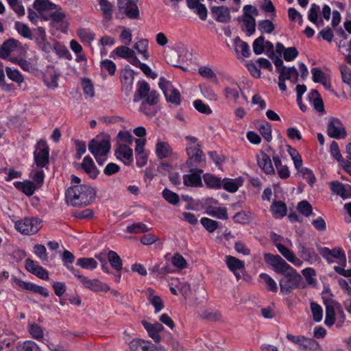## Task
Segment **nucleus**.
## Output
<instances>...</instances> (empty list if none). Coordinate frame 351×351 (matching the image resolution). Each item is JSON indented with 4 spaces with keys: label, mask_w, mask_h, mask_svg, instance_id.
Returning <instances> with one entry per match:
<instances>
[{
    "label": "nucleus",
    "mask_w": 351,
    "mask_h": 351,
    "mask_svg": "<svg viewBox=\"0 0 351 351\" xmlns=\"http://www.w3.org/2000/svg\"><path fill=\"white\" fill-rule=\"evenodd\" d=\"M222 188L229 193H235L242 185V182L239 179H232L225 178L222 179Z\"/></svg>",
    "instance_id": "c9c22d12"
},
{
    "label": "nucleus",
    "mask_w": 351,
    "mask_h": 351,
    "mask_svg": "<svg viewBox=\"0 0 351 351\" xmlns=\"http://www.w3.org/2000/svg\"><path fill=\"white\" fill-rule=\"evenodd\" d=\"M14 26L17 32L19 34H21L23 37L25 38H29L30 40L32 39V34L31 32V30L26 24L19 21H16Z\"/></svg>",
    "instance_id": "8fccbe9b"
},
{
    "label": "nucleus",
    "mask_w": 351,
    "mask_h": 351,
    "mask_svg": "<svg viewBox=\"0 0 351 351\" xmlns=\"http://www.w3.org/2000/svg\"><path fill=\"white\" fill-rule=\"evenodd\" d=\"M134 74V71L128 64L121 70L120 74L121 90L126 96H129L132 91Z\"/></svg>",
    "instance_id": "1a4fd4ad"
},
{
    "label": "nucleus",
    "mask_w": 351,
    "mask_h": 351,
    "mask_svg": "<svg viewBox=\"0 0 351 351\" xmlns=\"http://www.w3.org/2000/svg\"><path fill=\"white\" fill-rule=\"evenodd\" d=\"M150 91L149 84L145 80H139L136 83V90L133 97V101L136 103L144 99Z\"/></svg>",
    "instance_id": "bb28decb"
},
{
    "label": "nucleus",
    "mask_w": 351,
    "mask_h": 351,
    "mask_svg": "<svg viewBox=\"0 0 351 351\" xmlns=\"http://www.w3.org/2000/svg\"><path fill=\"white\" fill-rule=\"evenodd\" d=\"M226 264L230 271L232 272H234L238 270H245V263L243 261L239 260V258L232 256H227L226 259Z\"/></svg>",
    "instance_id": "72a5a7b5"
},
{
    "label": "nucleus",
    "mask_w": 351,
    "mask_h": 351,
    "mask_svg": "<svg viewBox=\"0 0 351 351\" xmlns=\"http://www.w3.org/2000/svg\"><path fill=\"white\" fill-rule=\"evenodd\" d=\"M114 53H116L118 57L128 60L134 54V51L126 46H119L111 52L110 57H113Z\"/></svg>",
    "instance_id": "de8ad7c7"
},
{
    "label": "nucleus",
    "mask_w": 351,
    "mask_h": 351,
    "mask_svg": "<svg viewBox=\"0 0 351 351\" xmlns=\"http://www.w3.org/2000/svg\"><path fill=\"white\" fill-rule=\"evenodd\" d=\"M330 189L343 199L351 197V186L348 184L346 187L343 183L339 181H333L330 182Z\"/></svg>",
    "instance_id": "5701e85b"
},
{
    "label": "nucleus",
    "mask_w": 351,
    "mask_h": 351,
    "mask_svg": "<svg viewBox=\"0 0 351 351\" xmlns=\"http://www.w3.org/2000/svg\"><path fill=\"white\" fill-rule=\"evenodd\" d=\"M200 223L208 232H214L219 227V222L208 217H202Z\"/></svg>",
    "instance_id": "3c124183"
},
{
    "label": "nucleus",
    "mask_w": 351,
    "mask_h": 351,
    "mask_svg": "<svg viewBox=\"0 0 351 351\" xmlns=\"http://www.w3.org/2000/svg\"><path fill=\"white\" fill-rule=\"evenodd\" d=\"M274 23L268 19L260 21L258 24V29L262 33L270 34L274 30Z\"/></svg>",
    "instance_id": "0e129e2a"
},
{
    "label": "nucleus",
    "mask_w": 351,
    "mask_h": 351,
    "mask_svg": "<svg viewBox=\"0 0 351 351\" xmlns=\"http://www.w3.org/2000/svg\"><path fill=\"white\" fill-rule=\"evenodd\" d=\"M190 172L191 173L183 176L184 184L190 187H202L204 185L201 174L203 173V170L200 168H196L195 170Z\"/></svg>",
    "instance_id": "dca6fc26"
},
{
    "label": "nucleus",
    "mask_w": 351,
    "mask_h": 351,
    "mask_svg": "<svg viewBox=\"0 0 351 351\" xmlns=\"http://www.w3.org/2000/svg\"><path fill=\"white\" fill-rule=\"evenodd\" d=\"M243 25L245 26L248 34L252 35L256 31V22L255 19L250 14V12L254 15H257L258 10L252 5H245L243 7Z\"/></svg>",
    "instance_id": "ddd939ff"
},
{
    "label": "nucleus",
    "mask_w": 351,
    "mask_h": 351,
    "mask_svg": "<svg viewBox=\"0 0 351 351\" xmlns=\"http://www.w3.org/2000/svg\"><path fill=\"white\" fill-rule=\"evenodd\" d=\"M5 72L8 77L13 82L21 84L24 80L21 73L17 69H12L7 66L5 68Z\"/></svg>",
    "instance_id": "09e8293b"
},
{
    "label": "nucleus",
    "mask_w": 351,
    "mask_h": 351,
    "mask_svg": "<svg viewBox=\"0 0 351 351\" xmlns=\"http://www.w3.org/2000/svg\"><path fill=\"white\" fill-rule=\"evenodd\" d=\"M25 267L27 271L42 280H47L49 279L48 271L31 258L26 259Z\"/></svg>",
    "instance_id": "4468645a"
},
{
    "label": "nucleus",
    "mask_w": 351,
    "mask_h": 351,
    "mask_svg": "<svg viewBox=\"0 0 351 351\" xmlns=\"http://www.w3.org/2000/svg\"><path fill=\"white\" fill-rule=\"evenodd\" d=\"M77 36L83 42L91 43L95 40V34L90 29L80 28L77 31Z\"/></svg>",
    "instance_id": "a18cd8bd"
},
{
    "label": "nucleus",
    "mask_w": 351,
    "mask_h": 351,
    "mask_svg": "<svg viewBox=\"0 0 351 351\" xmlns=\"http://www.w3.org/2000/svg\"><path fill=\"white\" fill-rule=\"evenodd\" d=\"M240 93H241L240 86L234 81L232 82L230 86H226L224 88L226 98L229 100H233L235 103H237L239 98Z\"/></svg>",
    "instance_id": "7c9ffc66"
},
{
    "label": "nucleus",
    "mask_w": 351,
    "mask_h": 351,
    "mask_svg": "<svg viewBox=\"0 0 351 351\" xmlns=\"http://www.w3.org/2000/svg\"><path fill=\"white\" fill-rule=\"evenodd\" d=\"M28 332L32 338L38 340L43 341L44 339L43 328L36 323H30L28 324Z\"/></svg>",
    "instance_id": "58836bf2"
},
{
    "label": "nucleus",
    "mask_w": 351,
    "mask_h": 351,
    "mask_svg": "<svg viewBox=\"0 0 351 351\" xmlns=\"http://www.w3.org/2000/svg\"><path fill=\"white\" fill-rule=\"evenodd\" d=\"M317 247L319 254L327 261L328 263L330 264L334 263L332 258H335L339 261L343 267L346 266V254L341 247H337L330 249L327 247H322L319 245H317Z\"/></svg>",
    "instance_id": "6e6552de"
},
{
    "label": "nucleus",
    "mask_w": 351,
    "mask_h": 351,
    "mask_svg": "<svg viewBox=\"0 0 351 351\" xmlns=\"http://www.w3.org/2000/svg\"><path fill=\"white\" fill-rule=\"evenodd\" d=\"M257 128L267 142H270L272 139L271 126L269 122L264 121L258 125Z\"/></svg>",
    "instance_id": "c03bdc74"
},
{
    "label": "nucleus",
    "mask_w": 351,
    "mask_h": 351,
    "mask_svg": "<svg viewBox=\"0 0 351 351\" xmlns=\"http://www.w3.org/2000/svg\"><path fill=\"white\" fill-rule=\"evenodd\" d=\"M83 281L82 285L86 289H88L93 292H107L110 291V287L106 284L99 279H89L88 277L82 278Z\"/></svg>",
    "instance_id": "f3484780"
},
{
    "label": "nucleus",
    "mask_w": 351,
    "mask_h": 351,
    "mask_svg": "<svg viewBox=\"0 0 351 351\" xmlns=\"http://www.w3.org/2000/svg\"><path fill=\"white\" fill-rule=\"evenodd\" d=\"M309 100L313 99V104L314 108L319 112H322L324 110V106L322 101V99L319 93V92L313 89L311 90L308 94Z\"/></svg>",
    "instance_id": "4c0bfd02"
},
{
    "label": "nucleus",
    "mask_w": 351,
    "mask_h": 351,
    "mask_svg": "<svg viewBox=\"0 0 351 351\" xmlns=\"http://www.w3.org/2000/svg\"><path fill=\"white\" fill-rule=\"evenodd\" d=\"M270 210L274 218H282L287 213V207L285 202L274 200L271 205Z\"/></svg>",
    "instance_id": "2f4dec72"
},
{
    "label": "nucleus",
    "mask_w": 351,
    "mask_h": 351,
    "mask_svg": "<svg viewBox=\"0 0 351 351\" xmlns=\"http://www.w3.org/2000/svg\"><path fill=\"white\" fill-rule=\"evenodd\" d=\"M108 260L115 270L119 271L122 269L123 263L118 254L112 250H110L108 253Z\"/></svg>",
    "instance_id": "79ce46f5"
},
{
    "label": "nucleus",
    "mask_w": 351,
    "mask_h": 351,
    "mask_svg": "<svg viewBox=\"0 0 351 351\" xmlns=\"http://www.w3.org/2000/svg\"><path fill=\"white\" fill-rule=\"evenodd\" d=\"M324 304L326 306V316L324 324L326 326L330 327L334 325L335 322V306L331 304H326V302H324Z\"/></svg>",
    "instance_id": "37998d69"
},
{
    "label": "nucleus",
    "mask_w": 351,
    "mask_h": 351,
    "mask_svg": "<svg viewBox=\"0 0 351 351\" xmlns=\"http://www.w3.org/2000/svg\"><path fill=\"white\" fill-rule=\"evenodd\" d=\"M298 211L305 217H308L313 213V208L306 200L300 201L297 206Z\"/></svg>",
    "instance_id": "4d7b16f0"
},
{
    "label": "nucleus",
    "mask_w": 351,
    "mask_h": 351,
    "mask_svg": "<svg viewBox=\"0 0 351 351\" xmlns=\"http://www.w3.org/2000/svg\"><path fill=\"white\" fill-rule=\"evenodd\" d=\"M259 278L266 285V289L268 291L276 293L278 291V285L276 281L267 274L261 273Z\"/></svg>",
    "instance_id": "a19ab883"
},
{
    "label": "nucleus",
    "mask_w": 351,
    "mask_h": 351,
    "mask_svg": "<svg viewBox=\"0 0 351 351\" xmlns=\"http://www.w3.org/2000/svg\"><path fill=\"white\" fill-rule=\"evenodd\" d=\"M100 66L102 71H106L110 76L115 74L117 66L113 61L105 59L101 62Z\"/></svg>",
    "instance_id": "052dcab7"
},
{
    "label": "nucleus",
    "mask_w": 351,
    "mask_h": 351,
    "mask_svg": "<svg viewBox=\"0 0 351 351\" xmlns=\"http://www.w3.org/2000/svg\"><path fill=\"white\" fill-rule=\"evenodd\" d=\"M147 47L148 41L146 39H142L134 45V48L138 51V53L143 55L144 60H147L149 56L147 50Z\"/></svg>",
    "instance_id": "6e6d98bb"
},
{
    "label": "nucleus",
    "mask_w": 351,
    "mask_h": 351,
    "mask_svg": "<svg viewBox=\"0 0 351 351\" xmlns=\"http://www.w3.org/2000/svg\"><path fill=\"white\" fill-rule=\"evenodd\" d=\"M155 153L158 159L167 158L172 155V149L167 142L158 141L156 144Z\"/></svg>",
    "instance_id": "c85d7f7f"
},
{
    "label": "nucleus",
    "mask_w": 351,
    "mask_h": 351,
    "mask_svg": "<svg viewBox=\"0 0 351 351\" xmlns=\"http://www.w3.org/2000/svg\"><path fill=\"white\" fill-rule=\"evenodd\" d=\"M162 195V197L171 204L176 205L180 202L179 195L167 188L163 189Z\"/></svg>",
    "instance_id": "603ef678"
},
{
    "label": "nucleus",
    "mask_w": 351,
    "mask_h": 351,
    "mask_svg": "<svg viewBox=\"0 0 351 351\" xmlns=\"http://www.w3.org/2000/svg\"><path fill=\"white\" fill-rule=\"evenodd\" d=\"M311 309L313 314V319L316 322H319L322 319L323 310L322 306L316 302L311 303Z\"/></svg>",
    "instance_id": "e2e57ef3"
},
{
    "label": "nucleus",
    "mask_w": 351,
    "mask_h": 351,
    "mask_svg": "<svg viewBox=\"0 0 351 351\" xmlns=\"http://www.w3.org/2000/svg\"><path fill=\"white\" fill-rule=\"evenodd\" d=\"M149 228L147 225L142 222L133 223L128 226L126 232L130 234H138L142 232H147Z\"/></svg>",
    "instance_id": "864d4df0"
},
{
    "label": "nucleus",
    "mask_w": 351,
    "mask_h": 351,
    "mask_svg": "<svg viewBox=\"0 0 351 351\" xmlns=\"http://www.w3.org/2000/svg\"><path fill=\"white\" fill-rule=\"evenodd\" d=\"M100 10L106 19H110L112 16V5L108 0H98Z\"/></svg>",
    "instance_id": "bf43d9fd"
},
{
    "label": "nucleus",
    "mask_w": 351,
    "mask_h": 351,
    "mask_svg": "<svg viewBox=\"0 0 351 351\" xmlns=\"http://www.w3.org/2000/svg\"><path fill=\"white\" fill-rule=\"evenodd\" d=\"M186 152L188 156L186 164L189 168V171L195 170L196 168H199L201 163L205 162L206 156L201 149L200 145L186 146Z\"/></svg>",
    "instance_id": "423d86ee"
},
{
    "label": "nucleus",
    "mask_w": 351,
    "mask_h": 351,
    "mask_svg": "<svg viewBox=\"0 0 351 351\" xmlns=\"http://www.w3.org/2000/svg\"><path fill=\"white\" fill-rule=\"evenodd\" d=\"M130 348L131 351H157L154 343L141 339H133L130 343Z\"/></svg>",
    "instance_id": "4be33fe9"
},
{
    "label": "nucleus",
    "mask_w": 351,
    "mask_h": 351,
    "mask_svg": "<svg viewBox=\"0 0 351 351\" xmlns=\"http://www.w3.org/2000/svg\"><path fill=\"white\" fill-rule=\"evenodd\" d=\"M158 86L162 90L167 102L178 106L181 102V95L180 91L174 88L173 85L164 77L159 79Z\"/></svg>",
    "instance_id": "0eeeda50"
},
{
    "label": "nucleus",
    "mask_w": 351,
    "mask_h": 351,
    "mask_svg": "<svg viewBox=\"0 0 351 351\" xmlns=\"http://www.w3.org/2000/svg\"><path fill=\"white\" fill-rule=\"evenodd\" d=\"M76 265L82 269L93 270L98 266L97 262L93 258L83 257L77 260Z\"/></svg>",
    "instance_id": "ea45409f"
},
{
    "label": "nucleus",
    "mask_w": 351,
    "mask_h": 351,
    "mask_svg": "<svg viewBox=\"0 0 351 351\" xmlns=\"http://www.w3.org/2000/svg\"><path fill=\"white\" fill-rule=\"evenodd\" d=\"M33 155L37 167H47L50 162L49 147L45 140L40 139L37 141Z\"/></svg>",
    "instance_id": "20e7f679"
},
{
    "label": "nucleus",
    "mask_w": 351,
    "mask_h": 351,
    "mask_svg": "<svg viewBox=\"0 0 351 351\" xmlns=\"http://www.w3.org/2000/svg\"><path fill=\"white\" fill-rule=\"evenodd\" d=\"M34 8L40 14L44 11L61 9L60 6L49 0H34Z\"/></svg>",
    "instance_id": "c756f323"
},
{
    "label": "nucleus",
    "mask_w": 351,
    "mask_h": 351,
    "mask_svg": "<svg viewBox=\"0 0 351 351\" xmlns=\"http://www.w3.org/2000/svg\"><path fill=\"white\" fill-rule=\"evenodd\" d=\"M211 12L215 15V20L220 23H229L231 20L230 10L224 6H213Z\"/></svg>",
    "instance_id": "393cba45"
},
{
    "label": "nucleus",
    "mask_w": 351,
    "mask_h": 351,
    "mask_svg": "<svg viewBox=\"0 0 351 351\" xmlns=\"http://www.w3.org/2000/svg\"><path fill=\"white\" fill-rule=\"evenodd\" d=\"M232 219L234 223H241V224H246V223H248L251 219V213L250 212L241 210V211L237 212L232 217Z\"/></svg>",
    "instance_id": "5fc2aeb1"
},
{
    "label": "nucleus",
    "mask_w": 351,
    "mask_h": 351,
    "mask_svg": "<svg viewBox=\"0 0 351 351\" xmlns=\"http://www.w3.org/2000/svg\"><path fill=\"white\" fill-rule=\"evenodd\" d=\"M256 160L258 166L265 174L274 175L275 173V169L269 156L263 150H260L256 154Z\"/></svg>",
    "instance_id": "2eb2a0df"
},
{
    "label": "nucleus",
    "mask_w": 351,
    "mask_h": 351,
    "mask_svg": "<svg viewBox=\"0 0 351 351\" xmlns=\"http://www.w3.org/2000/svg\"><path fill=\"white\" fill-rule=\"evenodd\" d=\"M203 180L208 189L217 190L222 188V179L214 174L208 173H204L203 175Z\"/></svg>",
    "instance_id": "cd10ccee"
},
{
    "label": "nucleus",
    "mask_w": 351,
    "mask_h": 351,
    "mask_svg": "<svg viewBox=\"0 0 351 351\" xmlns=\"http://www.w3.org/2000/svg\"><path fill=\"white\" fill-rule=\"evenodd\" d=\"M199 74L204 78L208 80H217V75L214 71L208 66H202L198 69Z\"/></svg>",
    "instance_id": "69168bd1"
},
{
    "label": "nucleus",
    "mask_w": 351,
    "mask_h": 351,
    "mask_svg": "<svg viewBox=\"0 0 351 351\" xmlns=\"http://www.w3.org/2000/svg\"><path fill=\"white\" fill-rule=\"evenodd\" d=\"M81 167L91 179L97 178L99 174V170L97 168L90 156H86L84 158L81 163Z\"/></svg>",
    "instance_id": "412c9836"
},
{
    "label": "nucleus",
    "mask_w": 351,
    "mask_h": 351,
    "mask_svg": "<svg viewBox=\"0 0 351 351\" xmlns=\"http://www.w3.org/2000/svg\"><path fill=\"white\" fill-rule=\"evenodd\" d=\"M194 108L199 112L205 114H210L213 111L210 106L200 99H195L193 101Z\"/></svg>",
    "instance_id": "338daca9"
},
{
    "label": "nucleus",
    "mask_w": 351,
    "mask_h": 351,
    "mask_svg": "<svg viewBox=\"0 0 351 351\" xmlns=\"http://www.w3.org/2000/svg\"><path fill=\"white\" fill-rule=\"evenodd\" d=\"M302 275L304 276L308 285L315 286L317 281V279L313 278L315 276L316 271L312 267H307L302 271Z\"/></svg>",
    "instance_id": "13d9d810"
},
{
    "label": "nucleus",
    "mask_w": 351,
    "mask_h": 351,
    "mask_svg": "<svg viewBox=\"0 0 351 351\" xmlns=\"http://www.w3.org/2000/svg\"><path fill=\"white\" fill-rule=\"evenodd\" d=\"M202 94L205 98L210 101H216L218 98L217 95L215 93L213 88L207 84L199 85Z\"/></svg>",
    "instance_id": "49530a36"
},
{
    "label": "nucleus",
    "mask_w": 351,
    "mask_h": 351,
    "mask_svg": "<svg viewBox=\"0 0 351 351\" xmlns=\"http://www.w3.org/2000/svg\"><path fill=\"white\" fill-rule=\"evenodd\" d=\"M95 189L87 184L71 186L65 191L66 200L73 206L89 205L95 200Z\"/></svg>",
    "instance_id": "f03ea898"
},
{
    "label": "nucleus",
    "mask_w": 351,
    "mask_h": 351,
    "mask_svg": "<svg viewBox=\"0 0 351 351\" xmlns=\"http://www.w3.org/2000/svg\"><path fill=\"white\" fill-rule=\"evenodd\" d=\"M276 247H277L278 252L290 263L293 264L294 265L299 267L302 265V261L296 257L295 254L284 245L282 243L276 244Z\"/></svg>",
    "instance_id": "b1692460"
},
{
    "label": "nucleus",
    "mask_w": 351,
    "mask_h": 351,
    "mask_svg": "<svg viewBox=\"0 0 351 351\" xmlns=\"http://www.w3.org/2000/svg\"><path fill=\"white\" fill-rule=\"evenodd\" d=\"M137 1L138 0H118V6L120 10L123 11L128 18L137 19L139 18Z\"/></svg>",
    "instance_id": "f8f14e48"
},
{
    "label": "nucleus",
    "mask_w": 351,
    "mask_h": 351,
    "mask_svg": "<svg viewBox=\"0 0 351 351\" xmlns=\"http://www.w3.org/2000/svg\"><path fill=\"white\" fill-rule=\"evenodd\" d=\"M206 213L213 217L222 220H226L228 218V210L226 207H215L208 206L206 208Z\"/></svg>",
    "instance_id": "473e14b6"
},
{
    "label": "nucleus",
    "mask_w": 351,
    "mask_h": 351,
    "mask_svg": "<svg viewBox=\"0 0 351 351\" xmlns=\"http://www.w3.org/2000/svg\"><path fill=\"white\" fill-rule=\"evenodd\" d=\"M297 247L301 258L305 261L312 263L319 259V256L315 252L313 243L305 242L299 243Z\"/></svg>",
    "instance_id": "9b49d317"
},
{
    "label": "nucleus",
    "mask_w": 351,
    "mask_h": 351,
    "mask_svg": "<svg viewBox=\"0 0 351 351\" xmlns=\"http://www.w3.org/2000/svg\"><path fill=\"white\" fill-rule=\"evenodd\" d=\"M327 134L332 138L343 139L347 136V132L339 119L332 118L327 124Z\"/></svg>",
    "instance_id": "9d476101"
},
{
    "label": "nucleus",
    "mask_w": 351,
    "mask_h": 351,
    "mask_svg": "<svg viewBox=\"0 0 351 351\" xmlns=\"http://www.w3.org/2000/svg\"><path fill=\"white\" fill-rule=\"evenodd\" d=\"M142 324L154 342L159 343L160 341L159 333L165 329L164 326L158 322L152 324L147 321H142Z\"/></svg>",
    "instance_id": "aec40b11"
},
{
    "label": "nucleus",
    "mask_w": 351,
    "mask_h": 351,
    "mask_svg": "<svg viewBox=\"0 0 351 351\" xmlns=\"http://www.w3.org/2000/svg\"><path fill=\"white\" fill-rule=\"evenodd\" d=\"M13 184L17 190L21 191L28 197L32 196L35 191L38 189L37 186L30 180H24L23 182L16 181Z\"/></svg>",
    "instance_id": "a878e982"
},
{
    "label": "nucleus",
    "mask_w": 351,
    "mask_h": 351,
    "mask_svg": "<svg viewBox=\"0 0 351 351\" xmlns=\"http://www.w3.org/2000/svg\"><path fill=\"white\" fill-rule=\"evenodd\" d=\"M41 222L37 217H25L15 223V228L23 234L32 235L41 228Z\"/></svg>",
    "instance_id": "39448f33"
},
{
    "label": "nucleus",
    "mask_w": 351,
    "mask_h": 351,
    "mask_svg": "<svg viewBox=\"0 0 351 351\" xmlns=\"http://www.w3.org/2000/svg\"><path fill=\"white\" fill-rule=\"evenodd\" d=\"M115 154L121 156L128 160V162H125V164H130L133 161V151L127 145L119 144L115 150ZM117 157L119 158V156H117Z\"/></svg>",
    "instance_id": "f704fd0d"
},
{
    "label": "nucleus",
    "mask_w": 351,
    "mask_h": 351,
    "mask_svg": "<svg viewBox=\"0 0 351 351\" xmlns=\"http://www.w3.org/2000/svg\"><path fill=\"white\" fill-rule=\"evenodd\" d=\"M320 8L316 3H312L308 11V19L315 25L317 24L318 12Z\"/></svg>",
    "instance_id": "774afa93"
},
{
    "label": "nucleus",
    "mask_w": 351,
    "mask_h": 351,
    "mask_svg": "<svg viewBox=\"0 0 351 351\" xmlns=\"http://www.w3.org/2000/svg\"><path fill=\"white\" fill-rule=\"evenodd\" d=\"M34 253L43 263L47 262L49 261V257L45 245L41 244L35 245L34 247Z\"/></svg>",
    "instance_id": "680f3d73"
},
{
    "label": "nucleus",
    "mask_w": 351,
    "mask_h": 351,
    "mask_svg": "<svg viewBox=\"0 0 351 351\" xmlns=\"http://www.w3.org/2000/svg\"><path fill=\"white\" fill-rule=\"evenodd\" d=\"M234 45L236 53L241 52L245 58H248L251 53L249 45L243 41L239 36L234 40Z\"/></svg>",
    "instance_id": "e433bc0d"
},
{
    "label": "nucleus",
    "mask_w": 351,
    "mask_h": 351,
    "mask_svg": "<svg viewBox=\"0 0 351 351\" xmlns=\"http://www.w3.org/2000/svg\"><path fill=\"white\" fill-rule=\"evenodd\" d=\"M264 261L273 270L284 278L279 280L280 291L282 295H289L293 290L300 287L302 277L280 256L271 253L264 254Z\"/></svg>",
    "instance_id": "f257e3e1"
},
{
    "label": "nucleus",
    "mask_w": 351,
    "mask_h": 351,
    "mask_svg": "<svg viewBox=\"0 0 351 351\" xmlns=\"http://www.w3.org/2000/svg\"><path fill=\"white\" fill-rule=\"evenodd\" d=\"M16 283L20 288L24 290H27L35 293H38L45 298L49 295V293L47 289L36 285L32 282H25L21 279H16Z\"/></svg>",
    "instance_id": "a211bd4d"
},
{
    "label": "nucleus",
    "mask_w": 351,
    "mask_h": 351,
    "mask_svg": "<svg viewBox=\"0 0 351 351\" xmlns=\"http://www.w3.org/2000/svg\"><path fill=\"white\" fill-rule=\"evenodd\" d=\"M111 148L110 137L109 135L97 136L88 143V150L93 156L108 155Z\"/></svg>",
    "instance_id": "7ed1b4c3"
},
{
    "label": "nucleus",
    "mask_w": 351,
    "mask_h": 351,
    "mask_svg": "<svg viewBox=\"0 0 351 351\" xmlns=\"http://www.w3.org/2000/svg\"><path fill=\"white\" fill-rule=\"evenodd\" d=\"M21 46V43L19 40L13 38L7 39L0 46V58L8 59L11 52Z\"/></svg>",
    "instance_id": "6ab92c4d"
}]
</instances>
